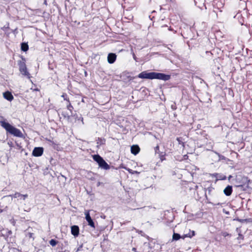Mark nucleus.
I'll return each mask as SVG.
<instances>
[{"label":"nucleus","instance_id":"f257e3e1","mask_svg":"<svg viewBox=\"0 0 252 252\" xmlns=\"http://www.w3.org/2000/svg\"><path fill=\"white\" fill-rule=\"evenodd\" d=\"M0 126L3 127L7 132L14 136L22 137L23 135L21 131L18 128L11 126L8 123L5 121H0Z\"/></svg>","mask_w":252,"mask_h":252},{"label":"nucleus","instance_id":"f03ea898","mask_svg":"<svg viewBox=\"0 0 252 252\" xmlns=\"http://www.w3.org/2000/svg\"><path fill=\"white\" fill-rule=\"evenodd\" d=\"M18 64L19 65V71L24 76L30 79L31 78V75L30 73L28 72L26 66L25 58L21 57V60L18 62Z\"/></svg>","mask_w":252,"mask_h":252},{"label":"nucleus","instance_id":"7ed1b4c3","mask_svg":"<svg viewBox=\"0 0 252 252\" xmlns=\"http://www.w3.org/2000/svg\"><path fill=\"white\" fill-rule=\"evenodd\" d=\"M93 159L96 161L99 167L105 170L110 169V165L98 155H94L93 156Z\"/></svg>","mask_w":252,"mask_h":252},{"label":"nucleus","instance_id":"20e7f679","mask_svg":"<svg viewBox=\"0 0 252 252\" xmlns=\"http://www.w3.org/2000/svg\"><path fill=\"white\" fill-rule=\"evenodd\" d=\"M154 79L167 81L170 79V75H166L162 73L154 72L153 79Z\"/></svg>","mask_w":252,"mask_h":252},{"label":"nucleus","instance_id":"39448f33","mask_svg":"<svg viewBox=\"0 0 252 252\" xmlns=\"http://www.w3.org/2000/svg\"><path fill=\"white\" fill-rule=\"evenodd\" d=\"M154 72L143 71L138 74V77L141 79H153Z\"/></svg>","mask_w":252,"mask_h":252},{"label":"nucleus","instance_id":"423d86ee","mask_svg":"<svg viewBox=\"0 0 252 252\" xmlns=\"http://www.w3.org/2000/svg\"><path fill=\"white\" fill-rule=\"evenodd\" d=\"M85 219L87 221L88 224L91 226L92 227L94 228H95V225L94 223L92 220L90 215L89 213V211H85Z\"/></svg>","mask_w":252,"mask_h":252},{"label":"nucleus","instance_id":"0eeeda50","mask_svg":"<svg viewBox=\"0 0 252 252\" xmlns=\"http://www.w3.org/2000/svg\"><path fill=\"white\" fill-rule=\"evenodd\" d=\"M43 153V148L42 147H35L32 151V155L34 157L41 156Z\"/></svg>","mask_w":252,"mask_h":252},{"label":"nucleus","instance_id":"6e6552de","mask_svg":"<svg viewBox=\"0 0 252 252\" xmlns=\"http://www.w3.org/2000/svg\"><path fill=\"white\" fill-rule=\"evenodd\" d=\"M235 180L237 184V186H242L243 184L246 181V178L240 175H238L236 176Z\"/></svg>","mask_w":252,"mask_h":252},{"label":"nucleus","instance_id":"1a4fd4ad","mask_svg":"<svg viewBox=\"0 0 252 252\" xmlns=\"http://www.w3.org/2000/svg\"><path fill=\"white\" fill-rule=\"evenodd\" d=\"M211 176L213 178H216V182L218 181V180H225L226 179V176L220 174V173H215L211 175Z\"/></svg>","mask_w":252,"mask_h":252},{"label":"nucleus","instance_id":"9d476101","mask_svg":"<svg viewBox=\"0 0 252 252\" xmlns=\"http://www.w3.org/2000/svg\"><path fill=\"white\" fill-rule=\"evenodd\" d=\"M71 234L74 237H77L79 234V228L77 225H73L71 227Z\"/></svg>","mask_w":252,"mask_h":252},{"label":"nucleus","instance_id":"9b49d317","mask_svg":"<svg viewBox=\"0 0 252 252\" xmlns=\"http://www.w3.org/2000/svg\"><path fill=\"white\" fill-rule=\"evenodd\" d=\"M117 56L114 53H109L107 57L108 62L109 63H113L116 60Z\"/></svg>","mask_w":252,"mask_h":252},{"label":"nucleus","instance_id":"f8f14e48","mask_svg":"<svg viewBox=\"0 0 252 252\" xmlns=\"http://www.w3.org/2000/svg\"><path fill=\"white\" fill-rule=\"evenodd\" d=\"M3 95L5 99H6V100H7L9 101H12L14 98L13 96L12 95V94L8 91H7V92L4 93L3 94Z\"/></svg>","mask_w":252,"mask_h":252},{"label":"nucleus","instance_id":"ddd939ff","mask_svg":"<svg viewBox=\"0 0 252 252\" xmlns=\"http://www.w3.org/2000/svg\"><path fill=\"white\" fill-rule=\"evenodd\" d=\"M232 192V187L228 185L223 190V193L226 196H230Z\"/></svg>","mask_w":252,"mask_h":252},{"label":"nucleus","instance_id":"4468645a","mask_svg":"<svg viewBox=\"0 0 252 252\" xmlns=\"http://www.w3.org/2000/svg\"><path fill=\"white\" fill-rule=\"evenodd\" d=\"M140 151V148L138 145H133L131 147V152L134 155H137Z\"/></svg>","mask_w":252,"mask_h":252},{"label":"nucleus","instance_id":"2eb2a0df","mask_svg":"<svg viewBox=\"0 0 252 252\" xmlns=\"http://www.w3.org/2000/svg\"><path fill=\"white\" fill-rule=\"evenodd\" d=\"M15 198H19L20 199L25 200L28 196L27 194H22L19 192H16L14 193Z\"/></svg>","mask_w":252,"mask_h":252},{"label":"nucleus","instance_id":"dca6fc26","mask_svg":"<svg viewBox=\"0 0 252 252\" xmlns=\"http://www.w3.org/2000/svg\"><path fill=\"white\" fill-rule=\"evenodd\" d=\"M105 143V140L104 138H98L96 140L97 147H99L101 145H104Z\"/></svg>","mask_w":252,"mask_h":252},{"label":"nucleus","instance_id":"f3484780","mask_svg":"<svg viewBox=\"0 0 252 252\" xmlns=\"http://www.w3.org/2000/svg\"><path fill=\"white\" fill-rule=\"evenodd\" d=\"M29 49V46L27 43H22L21 44V50L24 52H26Z\"/></svg>","mask_w":252,"mask_h":252},{"label":"nucleus","instance_id":"a211bd4d","mask_svg":"<svg viewBox=\"0 0 252 252\" xmlns=\"http://www.w3.org/2000/svg\"><path fill=\"white\" fill-rule=\"evenodd\" d=\"M181 238V236L179 234L174 232L172 236L173 241H177Z\"/></svg>","mask_w":252,"mask_h":252},{"label":"nucleus","instance_id":"6ab92c4d","mask_svg":"<svg viewBox=\"0 0 252 252\" xmlns=\"http://www.w3.org/2000/svg\"><path fill=\"white\" fill-rule=\"evenodd\" d=\"M66 107L67 109L71 113H72L73 107L72 106L69 101L68 102V104H67Z\"/></svg>","mask_w":252,"mask_h":252},{"label":"nucleus","instance_id":"aec40b11","mask_svg":"<svg viewBox=\"0 0 252 252\" xmlns=\"http://www.w3.org/2000/svg\"><path fill=\"white\" fill-rule=\"evenodd\" d=\"M57 241L54 239H51L49 241L50 244L53 247L55 246L57 244Z\"/></svg>","mask_w":252,"mask_h":252},{"label":"nucleus","instance_id":"412c9836","mask_svg":"<svg viewBox=\"0 0 252 252\" xmlns=\"http://www.w3.org/2000/svg\"><path fill=\"white\" fill-rule=\"evenodd\" d=\"M33 234L32 233V232H28L27 233V234H26V236H27V237H29V238H32L33 239Z\"/></svg>","mask_w":252,"mask_h":252},{"label":"nucleus","instance_id":"4be33fe9","mask_svg":"<svg viewBox=\"0 0 252 252\" xmlns=\"http://www.w3.org/2000/svg\"><path fill=\"white\" fill-rule=\"evenodd\" d=\"M214 189V188L212 187L208 188L206 190L208 191V194L211 195L212 191Z\"/></svg>","mask_w":252,"mask_h":252},{"label":"nucleus","instance_id":"5701e85b","mask_svg":"<svg viewBox=\"0 0 252 252\" xmlns=\"http://www.w3.org/2000/svg\"><path fill=\"white\" fill-rule=\"evenodd\" d=\"M62 97L63 98L64 100H66L67 102H69V100L67 98V95L66 94H63L62 95Z\"/></svg>","mask_w":252,"mask_h":252},{"label":"nucleus","instance_id":"b1692460","mask_svg":"<svg viewBox=\"0 0 252 252\" xmlns=\"http://www.w3.org/2000/svg\"><path fill=\"white\" fill-rule=\"evenodd\" d=\"M229 235V234L227 232H222V235L223 236H224V237H226V236H228Z\"/></svg>","mask_w":252,"mask_h":252},{"label":"nucleus","instance_id":"393cba45","mask_svg":"<svg viewBox=\"0 0 252 252\" xmlns=\"http://www.w3.org/2000/svg\"><path fill=\"white\" fill-rule=\"evenodd\" d=\"M62 115L63 116L64 118H67L68 120L69 119L70 116L66 115V114H62Z\"/></svg>","mask_w":252,"mask_h":252},{"label":"nucleus","instance_id":"a878e982","mask_svg":"<svg viewBox=\"0 0 252 252\" xmlns=\"http://www.w3.org/2000/svg\"><path fill=\"white\" fill-rule=\"evenodd\" d=\"M177 140L179 142V143L180 144H183V145H184V143L181 141L180 138H177Z\"/></svg>","mask_w":252,"mask_h":252},{"label":"nucleus","instance_id":"bb28decb","mask_svg":"<svg viewBox=\"0 0 252 252\" xmlns=\"http://www.w3.org/2000/svg\"><path fill=\"white\" fill-rule=\"evenodd\" d=\"M171 108L173 109V110H176L177 107H176V105L174 104H173L171 105Z\"/></svg>","mask_w":252,"mask_h":252},{"label":"nucleus","instance_id":"cd10ccee","mask_svg":"<svg viewBox=\"0 0 252 252\" xmlns=\"http://www.w3.org/2000/svg\"><path fill=\"white\" fill-rule=\"evenodd\" d=\"M238 239H243V236L242 234H241L240 233L239 234V236L237 238Z\"/></svg>","mask_w":252,"mask_h":252},{"label":"nucleus","instance_id":"c85d7f7f","mask_svg":"<svg viewBox=\"0 0 252 252\" xmlns=\"http://www.w3.org/2000/svg\"><path fill=\"white\" fill-rule=\"evenodd\" d=\"M132 56H133V58L134 60L136 61V59L137 58H136V56H135V55L134 54V53H133Z\"/></svg>","mask_w":252,"mask_h":252},{"label":"nucleus","instance_id":"c756f323","mask_svg":"<svg viewBox=\"0 0 252 252\" xmlns=\"http://www.w3.org/2000/svg\"><path fill=\"white\" fill-rule=\"evenodd\" d=\"M155 150L156 152H157V151L159 150V146H157L155 147Z\"/></svg>","mask_w":252,"mask_h":252},{"label":"nucleus","instance_id":"7c9ffc66","mask_svg":"<svg viewBox=\"0 0 252 252\" xmlns=\"http://www.w3.org/2000/svg\"><path fill=\"white\" fill-rule=\"evenodd\" d=\"M8 196H10V197H11V198H15L14 194H10V195H8Z\"/></svg>","mask_w":252,"mask_h":252},{"label":"nucleus","instance_id":"2f4dec72","mask_svg":"<svg viewBox=\"0 0 252 252\" xmlns=\"http://www.w3.org/2000/svg\"><path fill=\"white\" fill-rule=\"evenodd\" d=\"M232 177V176H231V175H229V177H228V179L229 180H230V179H231Z\"/></svg>","mask_w":252,"mask_h":252},{"label":"nucleus","instance_id":"473e14b6","mask_svg":"<svg viewBox=\"0 0 252 252\" xmlns=\"http://www.w3.org/2000/svg\"><path fill=\"white\" fill-rule=\"evenodd\" d=\"M80 119H81V121H82V122L83 123V117H80Z\"/></svg>","mask_w":252,"mask_h":252},{"label":"nucleus","instance_id":"72a5a7b5","mask_svg":"<svg viewBox=\"0 0 252 252\" xmlns=\"http://www.w3.org/2000/svg\"><path fill=\"white\" fill-rule=\"evenodd\" d=\"M132 251H134V252H136V248H133L132 249Z\"/></svg>","mask_w":252,"mask_h":252},{"label":"nucleus","instance_id":"f704fd0d","mask_svg":"<svg viewBox=\"0 0 252 252\" xmlns=\"http://www.w3.org/2000/svg\"><path fill=\"white\" fill-rule=\"evenodd\" d=\"M6 28H8V26H7V27H6ZM4 28H6V27L5 26L3 27L2 28V29H3Z\"/></svg>","mask_w":252,"mask_h":252},{"label":"nucleus","instance_id":"c9c22d12","mask_svg":"<svg viewBox=\"0 0 252 252\" xmlns=\"http://www.w3.org/2000/svg\"><path fill=\"white\" fill-rule=\"evenodd\" d=\"M2 212V210L0 209V213H1Z\"/></svg>","mask_w":252,"mask_h":252},{"label":"nucleus","instance_id":"e433bc0d","mask_svg":"<svg viewBox=\"0 0 252 252\" xmlns=\"http://www.w3.org/2000/svg\"><path fill=\"white\" fill-rule=\"evenodd\" d=\"M130 170H128V171H129V173H131V172L130 171ZM132 173H133V172H132Z\"/></svg>","mask_w":252,"mask_h":252},{"label":"nucleus","instance_id":"4c0bfd02","mask_svg":"<svg viewBox=\"0 0 252 252\" xmlns=\"http://www.w3.org/2000/svg\"><path fill=\"white\" fill-rule=\"evenodd\" d=\"M82 102H84V99H82Z\"/></svg>","mask_w":252,"mask_h":252}]
</instances>
